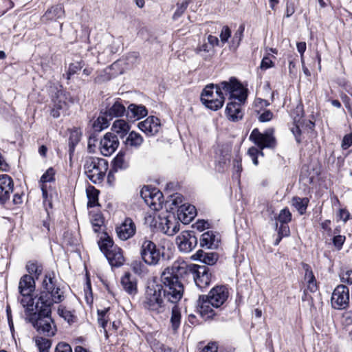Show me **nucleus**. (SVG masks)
<instances>
[{
    "label": "nucleus",
    "mask_w": 352,
    "mask_h": 352,
    "mask_svg": "<svg viewBox=\"0 0 352 352\" xmlns=\"http://www.w3.org/2000/svg\"><path fill=\"white\" fill-rule=\"evenodd\" d=\"M64 292L60 288L54 272L45 275L42 282L41 290L38 297L35 308H38L44 313L52 312L54 303H59L64 300Z\"/></svg>",
    "instance_id": "f257e3e1"
},
{
    "label": "nucleus",
    "mask_w": 352,
    "mask_h": 352,
    "mask_svg": "<svg viewBox=\"0 0 352 352\" xmlns=\"http://www.w3.org/2000/svg\"><path fill=\"white\" fill-rule=\"evenodd\" d=\"M164 285V297L167 302L173 305L170 321L173 330L176 329V268L167 267L162 274Z\"/></svg>",
    "instance_id": "f03ea898"
},
{
    "label": "nucleus",
    "mask_w": 352,
    "mask_h": 352,
    "mask_svg": "<svg viewBox=\"0 0 352 352\" xmlns=\"http://www.w3.org/2000/svg\"><path fill=\"white\" fill-rule=\"evenodd\" d=\"M108 162L102 158L87 157L85 159L83 170L87 178L94 184L103 180L108 170Z\"/></svg>",
    "instance_id": "7ed1b4c3"
},
{
    "label": "nucleus",
    "mask_w": 352,
    "mask_h": 352,
    "mask_svg": "<svg viewBox=\"0 0 352 352\" xmlns=\"http://www.w3.org/2000/svg\"><path fill=\"white\" fill-rule=\"evenodd\" d=\"M201 100L207 108L213 111L221 108L224 102L221 82L215 87L214 85H207L201 93Z\"/></svg>",
    "instance_id": "20e7f679"
},
{
    "label": "nucleus",
    "mask_w": 352,
    "mask_h": 352,
    "mask_svg": "<svg viewBox=\"0 0 352 352\" xmlns=\"http://www.w3.org/2000/svg\"><path fill=\"white\" fill-rule=\"evenodd\" d=\"M170 199L166 200L164 204L167 214L162 219L160 226L164 234L174 236L176 232V198H173V194H170Z\"/></svg>",
    "instance_id": "39448f33"
},
{
    "label": "nucleus",
    "mask_w": 352,
    "mask_h": 352,
    "mask_svg": "<svg viewBox=\"0 0 352 352\" xmlns=\"http://www.w3.org/2000/svg\"><path fill=\"white\" fill-rule=\"evenodd\" d=\"M100 250L105 255L109 264L113 267H120L124 261L122 250L116 245L111 238L107 236L98 242Z\"/></svg>",
    "instance_id": "423d86ee"
},
{
    "label": "nucleus",
    "mask_w": 352,
    "mask_h": 352,
    "mask_svg": "<svg viewBox=\"0 0 352 352\" xmlns=\"http://www.w3.org/2000/svg\"><path fill=\"white\" fill-rule=\"evenodd\" d=\"M162 303L161 286L155 284L148 286L143 300L144 307L149 310L159 311Z\"/></svg>",
    "instance_id": "0eeeda50"
},
{
    "label": "nucleus",
    "mask_w": 352,
    "mask_h": 352,
    "mask_svg": "<svg viewBox=\"0 0 352 352\" xmlns=\"http://www.w3.org/2000/svg\"><path fill=\"white\" fill-rule=\"evenodd\" d=\"M140 195L145 203L153 210L157 211L163 207V194L156 188L144 186Z\"/></svg>",
    "instance_id": "6e6552de"
},
{
    "label": "nucleus",
    "mask_w": 352,
    "mask_h": 352,
    "mask_svg": "<svg viewBox=\"0 0 352 352\" xmlns=\"http://www.w3.org/2000/svg\"><path fill=\"white\" fill-rule=\"evenodd\" d=\"M221 87L224 95H229L230 99H237L240 103L246 100L247 91L236 79L231 78L229 82H222Z\"/></svg>",
    "instance_id": "1a4fd4ad"
},
{
    "label": "nucleus",
    "mask_w": 352,
    "mask_h": 352,
    "mask_svg": "<svg viewBox=\"0 0 352 352\" xmlns=\"http://www.w3.org/2000/svg\"><path fill=\"white\" fill-rule=\"evenodd\" d=\"M249 139L254 142L260 150H263L265 148H273L276 146V144L272 130H267L264 133H262L258 129H254L252 131Z\"/></svg>",
    "instance_id": "9d476101"
},
{
    "label": "nucleus",
    "mask_w": 352,
    "mask_h": 352,
    "mask_svg": "<svg viewBox=\"0 0 352 352\" xmlns=\"http://www.w3.org/2000/svg\"><path fill=\"white\" fill-rule=\"evenodd\" d=\"M38 312V318L34 323V327L37 331L45 334L47 336H52L56 331V327L51 318V312L44 313L38 308H35Z\"/></svg>",
    "instance_id": "9b49d317"
},
{
    "label": "nucleus",
    "mask_w": 352,
    "mask_h": 352,
    "mask_svg": "<svg viewBox=\"0 0 352 352\" xmlns=\"http://www.w3.org/2000/svg\"><path fill=\"white\" fill-rule=\"evenodd\" d=\"M141 256L146 263L155 265L160 260L161 253L153 242L146 240L142 245Z\"/></svg>",
    "instance_id": "f8f14e48"
},
{
    "label": "nucleus",
    "mask_w": 352,
    "mask_h": 352,
    "mask_svg": "<svg viewBox=\"0 0 352 352\" xmlns=\"http://www.w3.org/2000/svg\"><path fill=\"white\" fill-rule=\"evenodd\" d=\"M331 302L332 307L336 309L347 307L349 302V288L343 285L337 286L332 293Z\"/></svg>",
    "instance_id": "ddd939ff"
},
{
    "label": "nucleus",
    "mask_w": 352,
    "mask_h": 352,
    "mask_svg": "<svg viewBox=\"0 0 352 352\" xmlns=\"http://www.w3.org/2000/svg\"><path fill=\"white\" fill-rule=\"evenodd\" d=\"M302 267L305 270L304 280L306 284V288L304 291V295L302 296V300L304 301L311 300L312 302V297L308 295L307 292L314 293L317 291V281L313 271L308 264L302 263Z\"/></svg>",
    "instance_id": "4468645a"
},
{
    "label": "nucleus",
    "mask_w": 352,
    "mask_h": 352,
    "mask_svg": "<svg viewBox=\"0 0 352 352\" xmlns=\"http://www.w3.org/2000/svg\"><path fill=\"white\" fill-rule=\"evenodd\" d=\"M194 282L197 287L201 289L208 287L212 280V274L206 265H197L192 276Z\"/></svg>",
    "instance_id": "2eb2a0df"
},
{
    "label": "nucleus",
    "mask_w": 352,
    "mask_h": 352,
    "mask_svg": "<svg viewBox=\"0 0 352 352\" xmlns=\"http://www.w3.org/2000/svg\"><path fill=\"white\" fill-rule=\"evenodd\" d=\"M228 295V290L226 286L218 285L213 287L206 296L213 303V307L218 309L227 300Z\"/></svg>",
    "instance_id": "dca6fc26"
},
{
    "label": "nucleus",
    "mask_w": 352,
    "mask_h": 352,
    "mask_svg": "<svg viewBox=\"0 0 352 352\" xmlns=\"http://www.w3.org/2000/svg\"><path fill=\"white\" fill-rule=\"evenodd\" d=\"M53 102L54 105L51 111V115L56 118L67 109L69 104L73 102V100L69 98L67 94L58 92L53 100Z\"/></svg>",
    "instance_id": "f3484780"
},
{
    "label": "nucleus",
    "mask_w": 352,
    "mask_h": 352,
    "mask_svg": "<svg viewBox=\"0 0 352 352\" xmlns=\"http://www.w3.org/2000/svg\"><path fill=\"white\" fill-rule=\"evenodd\" d=\"M119 145L118 137L111 133H106L100 142V153L104 156H110Z\"/></svg>",
    "instance_id": "a211bd4d"
},
{
    "label": "nucleus",
    "mask_w": 352,
    "mask_h": 352,
    "mask_svg": "<svg viewBox=\"0 0 352 352\" xmlns=\"http://www.w3.org/2000/svg\"><path fill=\"white\" fill-rule=\"evenodd\" d=\"M215 309L216 307H213V303L206 296H199L197 300V310L204 320L212 319L217 315Z\"/></svg>",
    "instance_id": "6ab92c4d"
},
{
    "label": "nucleus",
    "mask_w": 352,
    "mask_h": 352,
    "mask_svg": "<svg viewBox=\"0 0 352 352\" xmlns=\"http://www.w3.org/2000/svg\"><path fill=\"white\" fill-rule=\"evenodd\" d=\"M138 128L148 136H153L159 133L161 128L160 120L155 116H149L138 124Z\"/></svg>",
    "instance_id": "aec40b11"
},
{
    "label": "nucleus",
    "mask_w": 352,
    "mask_h": 352,
    "mask_svg": "<svg viewBox=\"0 0 352 352\" xmlns=\"http://www.w3.org/2000/svg\"><path fill=\"white\" fill-rule=\"evenodd\" d=\"M14 189V182L10 176L0 175V203L3 204L10 199Z\"/></svg>",
    "instance_id": "412c9836"
},
{
    "label": "nucleus",
    "mask_w": 352,
    "mask_h": 352,
    "mask_svg": "<svg viewBox=\"0 0 352 352\" xmlns=\"http://www.w3.org/2000/svg\"><path fill=\"white\" fill-rule=\"evenodd\" d=\"M177 246L179 250L184 252H189L197 244V239L188 231H184L177 237Z\"/></svg>",
    "instance_id": "4be33fe9"
},
{
    "label": "nucleus",
    "mask_w": 352,
    "mask_h": 352,
    "mask_svg": "<svg viewBox=\"0 0 352 352\" xmlns=\"http://www.w3.org/2000/svg\"><path fill=\"white\" fill-rule=\"evenodd\" d=\"M65 16V10L63 4H57L48 8L41 16V21L47 23L51 21H56Z\"/></svg>",
    "instance_id": "5701e85b"
},
{
    "label": "nucleus",
    "mask_w": 352,
    "mask_h": 352,
    "mask_svg": "<svg viewBox=\"0 0 352 352\" xmlns=\"http://www.w3.org/2000/svg\"><path fill=\"white\" fill-rule=\"evenodd\" d=\"M196 214L195 207L192 205L184 204L177 208V219L184 224L190 223Z\"/></svg>",
    "instance_id": "b1692460"
},
{
    "label": "nucleus",
    "mask_w": 352,
    "mask_h": 352,
    "mask_svg": "<svg viewBox=\"0 0 352 352\" xmlns=\"http://www.w3.org/2000/svg\"><path fill=\"white\" fill-rule=\"evenodd\" d=\"M55 171L52 168H48L46 172L42 175L40 179L41 183V190L43 198V204L45 206L48 205L50 208H52L51 200H48V190L47 187V182H51L54 180Z\"/></svg>",
    "instance_id": "393cba45"
},
{
    "label": "nucleus",
    "mask_w": 352,
    "mask_h": 352,
    "mask_svg": "<svg viewBox=\"0 0 352 352\" xmlns=\"http://www.w3.org/2000/svg\"><path fill=\"white\" fill-rule=\"evenodd\" d=\"M135 227L131 219H126L124 223L117 228L118 237L123 241L127 240L135 234Z\"/></svg>",
    "instance_id": "a878e982"
},
{
    "label": "nucleus",
    "mask_w": 352,
    "mask_h": 352,
    "mask_svg": "<svg viewBox=\"0 0 352 352\" xmlns=\"http://www.w3.org/2000/svg\"><path fill=\"white\" fill-rule=\"evenodd\" d=\"M148 114L146 108L142 104H131L126 110V117L129 120L135 121Z\"/></svg>",
    "instance_id": "bb28decb"
},
{
    "label": "nucleus",
    "mask_w": 352,
    "mask_h": 352,
    "mask_svg": "<svg viewBox=\"0 0 352 352\" xmlns=\"http://www.w3.org/2000/svg\"><path fill=\"white\" fill-rule=\"evenodd\" d=\"M219 256L214 252H204L203 250H199L195 254L191 256V259L194 261H199L201 263L213 265L218 261Z\"/></svg>",
    "instance_id": "cd10ccee"
},
{
    "label": "nucleus",
    "mask_w": 352,
    "mask_h": 352,
    "mask_svg": "<svg viewBox=\"0 0 352 352\" xmlns=\"http://www.w3.org/2000/svg\"><path fill=\"white\" fill-rule=\"evenodd\" d=\"M35 288L34 278L30 275H23L19 281V289L22 296L31 294Z\"/></svg>",
    "instance_id": "c85d7f7f"
},
{
    "label": "nucleus",
    "mask_w": 352,
    "mask_h": 352,
    "mask_svg": "<svg viewBox=\"0 0 352 352\" xmlns=\"http://www.w3.org/2000/svg\"><path fill=\"white\" fill-rule=\"evenodd\" d=\"M241 103L239 102H230L228 103L226 109V113L229 120L232 121H237L242 118L243 114L241 111Z\"/></svg>",
    "instance_id": "c756f323"
},
{
    "label": "nucleus",
    "mask_w": 352,
    "mask_h": 352,
    "mask_svg": "<svg viewBox=\"0 0 352 352\" xmlns=\"http://www.w3.org/2000/svg\"><path fill=\"white\" fill-rule=\"evenodd\" d=\"M219 239L212 231H207L201 234L200 244L202 247L208 248H217Z\"/></svg>",
    "instance_id": "7c9ffc66"
},
{
    "label": "nucleus",
    "mask_w": 352,
    "mask_h": 352,
    "mask_svg": "<svg viewBox=\"0 0 352 352\" xmlns=\"http://www.w3.org/2000/svg\"><path fill=\"white\" fill-rule=\"evenodd\" d=\"M177 279L187 278L188 276H193L194 271H195L196 264H186L185 262H179L177 261Z\"/></svg>",
    "instance_id": "2f4dec72"
},
{
    "label": "nucleus",
    "mask_w": 352,
    "mask_h": 352,
    "mask_svg": "<svg viewBox=\"0 0 352 352\" xmlns=\"http://www.w3.org/2000/svg\"><path fill=\"white\" fill-rule=\"evenodd\" d=\"M121 284L124 289L130 295H134L137 293V284L131 274L126 273L121 279Z\"/></svg>",
    "instance_id": "473e14b6"
},
{
    "label": "nucleus",
    "mask_w": 352,
    "mask_h": 352,
    "mask_svg": "<svg viewBox=\"0 0 352 352\" xmlns=\"http://www.w3.org/2000/svg\"><path fill=\"white\" fill-rule=\"evenodd\" d=\"M125 113H126L125 107L119 101L115 102L113 104L104 112L109 120H112L116 117H121Z\"/></svg>",
    "instance_id": "72a5a7b5"
},
{
    "label": "nucleus",
    "mask_w": 352,
    "mask_h": 352,
    "mask_svg": "<svg viewBox=\"0 0 352 352\" xmlns=\"http://www.w3.org/2000/svg\"><path fill=\"white\" fill-rule=\"evenodd\" d=\"M130 130L129 123L122 119L116 120L112 125V131L117 133L120 138L125 136Z\"/></svg>",
    "instance_id": "f704fd0d"
},
{
    "label": "nucleus",
    "mask_w": 352,
    "mask_h": 352,
    "mask_svg": "<svg viewBox=\"0 0 352 352\" xmlns=\"http://www.w3.org/2000/svg\"><path fill=\"white\" fill-rule=\"evenodd\" d=\"M143 142L144 139L140 133L131 131L126 138L124 143L126 146L138 148L142 144Z\"/></svg>",
    "instance_id": "c9c22d12"
},
{
    "label": "nucleus",
    "mask_w": 352,
    "mask_h": 352,
    "mask_svg": "<svg viewBox=\"0 0 352 352\" xmlns=\"http://www.w3.org/2000/svg\"><path fill=\"white\" fill-rule=\"evenodd\" d=\"M86 194L88 199L87 207L91 208L99 205V190H98L94 186H89L86 189Z\"/></svg>",
    "instance_id": "e433bc0d"
},
{
    "label": "nucleus",
    "mask_w": 352,
    "mask_h": 352,
    "mask_svg": "<svg viewBox=\"0 0 352 352\" xmlns=\"http://www.w3.org/2000/svg\"><path fill=\"white\" fill-rule=\"evenodd\" d=\"M81 136L82 131L80 128L74 127L71 129L69 138V146L71 153L74 151L75 146L80 142Z\"/></svg>",
    "instance_id": "4c0bfd02"
},
{
    "label": "nucleus",
    "mask_w": 352,
    "mask_h": 352,
    "mask_svg": "<svg viewBox=\"0 0 352 352\" xmlns=\"http://www.w3.org/2000/svg\"><path fill=\"white\" fill-rule=\"evenodd\" d=\"M309 202L308 198L306 197H294L292 199V206L300 214H303L306 212Z\"/></svg>",
    "instance_id": "58836bf2"
},
{
    "label": "nucleus",
    "mask_w": 352,
    "mask_h": 352,
    "mask_svg": "<svg viewBox=\"0 0 352 352\" xmlns=\"http://www.w3.org/2000/svg\"><path fill=\"white\" fill-rule=\"evenodd\" d=\"M120 49L119 42L113 38H111L110 43L102 51L98 52L99 56L109 57L111 55L118 52Z\"/></svg>",
    "instance_id": "ea45409f"
},
{
    "label": "nucleus",
    "mask_w": 352,
    "mask_h": 352,
    "mask_svg": "<svg viewBox=\"0 0 352 352\" xmlns=\"http://www.w3.org/2000/svg\"><path fill=\"white\" fill-rule=\"evenodd\" d=\"M90 221L95 232H98L104 224V218L100 212H90Z\"/></svg>",
    "instance_id": "a19ab883"
},
{
    "label": "nucleus",
    "mask_w": 352,
    "mask_h": 352,
    "mask_svg": "<svg viewBox=\"0 0 352 352\" xmlns=\"http://www.w3.org/2000/svg\"><path fill=\"white\" fill-rule=\"evenodd\" d=\"M109 118L107 117L105 113L99 116L93 123V128L95 131L100 132L107 128L109 125Z\"/></svg>",
    "instance_id": "79ce46f5"
},
{
    "label": "nucleus",
    "mask_w": 352,
    "mask_h": 352,
    "mask_svg": "<svg viewBox=\"0 0 352 352\" xmlns=\"http://www.w3.org/2000/svg\"><path fill=\"white\" fill-rule=\"evenodd\" d=\"M245 30V25H241L238 30L235 32L231 40L230 48L236 50L240 45L242 40L243 32Z\"/></svg>",
    "instance_id": "37998d69"
},
{
    "label": "nucleus",
    "mask_w": 352,
    "mask_h": 352,
    "mask_svg": "<svg viewBox=\"0 0 352 352\" xmlns=\"http://www.w3.org/2000/svg\"><path fill=\"white\" fill-rule=\"evenodd\" d=\"M113 166L116 170L125 169L129 166V162L123 153H119L113 160Z\"/></svg>",
    "instance_id": "c03bdc74"
},
{
    "label": "nucleus",
    "mask_w": 352,
    "mask_h": 352,
    "mask_svg": "<svg viewBox=\"0 0 352 352\" xmlns=\"http://www.w3.org/2000/svg\"><path fill=\"white\" fill-rule=\"evenodd\" d=\"M58 315L64 318L65 320L67 321L68 323H72L76 321V317L74 313L67 309L65 307H59L58 309Z\"/></svg>",
    "instance_id": "a18cd8bd"
},
{
    "label": "nucleus",
    "mask_w": 352,
    "mask_h": 352,
    "mask_svg": "<svg viewBox=\"0 0 352 352\" xmlns=\"http://www.w3.org/2000/svg\"><path fill=\"white\" fill-rule=\"evenodd\" d=\"M36 344L40 352H48L51 346V342L48 339L38 338L36 339Z\"/></svg>",
    "instance_id": "49530a36"
},
{
    "label": "nucleus",
    "mask_w": 352,
    "mask_h": 352,
    "mask_svg": "<svg viewBox=\"0 0 352 352\" xmlns=\"http://www.w3.org/2000/svg\"><path fill=\"white\" fill-rule=\"evenodd\" d=\"M26 270L30 274H34L36 278L42 273L43 268L38 263L34 262H28L26 265Z\"/></svg>",
    "instance_id": "de8ad7c7"
},
{
    "label": "nucleus",
    "mask_w": 352,
    "mask_h": 352,
    "mask_svg": "<svg viewBox=\"0 0 352 352\" xmlns=\"http://www.w3.org/2000/svg\"><path fill=\"white\" fill-rule=\"evenodd\" d=\"M292 220V213L287 208H285L280 211L278 217V221L282 224H287Z\"/></svg>",
    "instance_id": "09e8293b"
},
{
    "label": "nucleus",
    "mask_w": 352,
    "mask_h": 352,
    "mask_svg": "<svg viewBox=\"0 0 352 352\" xmlns=\"http://www.w3.org/2000/svg\"><path fill=\"white\" fill-rule=\"evenodd\" d=\"M108 311L109 308L105 309L104 310H98V324L104 329L105 333H107L105 327L108 322V318L107 316V313L108 312Z\"/></svg>",
    "instance_id": "8fccbe9b"
},
{
    "label": "nucleus",
    "mask_w": 352,
    "mask_h": 352,
    "mask_svg": "<svg viewBox=\"0 0 352 352\" xmlns=\"http://www.w3.org/2000/svg\"><path fill=\"white\" fill-rule=\"evenodd\" d=\"M262 150H260L258 148H256L254 146L250 147L248 151V155L250 156L251 160H252L253 164L255 166H257L258 164V156L259 154L263 155V153L261 151Z\"/></svg>",
    "instance_id": "3c124183"
},
{
    "label": "nucleus",
    "mask_w": 352,
    "mask_h": 352,
    "mask_svg": "<svg viewBox=\"0 0 352 352\" xmlns=\"http://www.w3.org/2000/svg\"><path fill=\"white\" fill-rule=\"evenodd\" d=\"M231 36V30L228 26H223L220 32V42L221 46L223 47V45L228 41V39Z\"/></svg>",
    "instance_id": "603ef678"
},
{
    "label": "nucleus",
    "mask_w": 352,
    "mask_h": 352,
    "mask_svg": "<svg viewBox=\"0 0 352 352\" xmlns=\"http://www.w3.org/2000/svg\"><path fill=\"white\" fill-rule=\"evenodd\" d=\"M83 67V65L80 62L73 63L69 65L68 72L67 73V79H70L71 76L76 74Z\"/></svg>",
    "instance_id": "864d4df0"
},
{
    "label": "nucleus",
    "mask_w": 352,
    "mask_h": 352,
    "mask_svg": "<svg viewBox=\"0 0 352 352\" xmlns=\"http://www.w3.org/2000/svg\"><path fill=\"white\" fill-rule=\"evenodd\" d=\"M21 299V304L23 307H27V309L30 311H33L34 299L32 298L31 294L27 296H22Z\"/></svg>",
    "instance_id": "5fc2aeb1"
},
{
    "label": "nucleus",
    "mask_w": 352,
    "mask_h": 352,
    "mask_svg": "<svg viewBox=\"0 0 352 352\" xmlns=\"http://www.w3.org/2000/svg\"><path fill=\"white\" fill-rule=\"evenodd\" d=\"M346 240L345 236L343 235H336L335 236L333 239L332 242L337 250H340L342 248V245Z\"/></svg>",
    "instance_id": "6e6d98bb"
},
{
    "label": "nucleus",
    "mask_w": 352,
    "mask_h": 352,
    "mask_svg": "<svg viewBox=\"0 0 352 352\" xmlns=\"http://www.w3.org/2000/svg\"><path fill=\"white\" fill-rule=\"evenodd\" d=\"M233 168L234 171L236 173V177H240V173L242 170V166H241V158L239 156H237L234 160H233Z\"/></svg>",
    "instance_id": "4d7b16f0"
},
{
    "label": "nucleus",
    "mask_w": 352,
    "mask_h": 352,
    "mask_svg": "<svg viewBox=\"0 0 352 352\" xmlns=\"http://www.w3.org/2000/svg\"><path fill=\"white\" fill-rule=\"evenodd\" d=\"M352 145V132L344 136L341 146L346 150Z\"/></svg>",
    "instance_id": "13d9d810"
},
{
    "label": "nucleus",
    "mask_w": 352,
    "mask_h": 352,
    "mask_svg": "<svg viewBox=\"0 0 352 352\" xmlns=\"http://www.w3.org/2000/svg\"><path fill=\"white\" fill-rule=\"evenodd\" d=\"M342 322L346 326L352 324V311H347L342 314Z\"/></svg>",
    "instance_id": "bf43d9fd"
},
{
    "label": "nucleus",
    "mask_w": 352,
    "mask_h": 352,
    "mask_svg": "<svg viewBox=\"0 0 352 352\" xmlns=\"http://www.w3.org/2000/svg\"><path fill=\"white\" fill-rule=\"evenodd\" d=\"M296 47L298 52L300 54V61L302 64L305 63V58H304V53L307 48V45L305 42H298L296 44Z\"/></svg>",
    "instance_id": "052dcab7"
},
{
    "label": "nucleus",
    "mask_w": 352,
    "mask_h": 352,
    "mask_svg": "<svg viewBox=\"0 0 352 352\" xmlns=\"http://www.w3.org/2000/svg\"><path fill=\"white\" fill-rule=\"evenodd\" d=\"M342 283L352 284V270H347L340 275Z\"/></svg>",
    "instance_id": "680f3d73"
},
{
    "label": "nucleus",
    "mask_w": 352,
    "mask_h": 352,
    "mask_svg": "<svg viewBox=\"0 0 352 352\" xmlns=\"http://www.w3.org/2000/svg\"><path fill=\"white\" fill-rule=\"evenodd\" d=\"M197 50L200 53L205 52L211 55V52L213 51V49L208 42H204L197 47Z\"/></svg>",
    "instance_id": "e2e57ef3"
},
{
    "label": "nucleus",
    "mask_w": 352,
    "mask_h": 352,
    "mask_svg": "<svg viewBox=\"0 0 352 352\" xmlns=\"http://www.w3.org/2000/svg\"><path fill=\"white\" fill-rule=\"evenodd\" d=\"M138 60V55L135 53H131L126 56L127 68L133 67Z\"/></svg>",
    "instance_id": "0e129e2a"
},
{
    "label": "nucleus",
    "mask_w": 352,
    "mask_h": 352,
    "mask_svg": "<svg viewBox=\"0 0 352 352\" xmlns=\"http://www.w3.org/2000/svg\"><path fill=\"white\" fill-rule=\"evenodd\" d=\"M273 117V113L270 110H265L258 117V120L260 122H268L272 120Z\"/></svg>",
    "instance_id": "69168bd1"
},
{
    "label": "nucleus",
    "mask_w": 352,
    "mask_h": 352,
    "mask_svg": "<svg viewBox=\"0 0 352 352\" xmlns=\"http://www.w3.org/2000/svg\"><path fill=\"white\" fill-rule=\"evenodd\" d=\"M55 352H72V350L68 344L60 342L57 344Z\"/></svg>",
    "instance_id": "338daca9"
},
{
    "label": "nucleus",
    "mask_w": 352,
    "mask_h": 352,
    "mask_svg": "<svg viewBox=\"0 0 352 352\" xmlns=\"http://www.w3.org/2000/svg\"><path fill=\"white\" fill-rule=\"evenodd\" d=\"M338 217L346 223L350 218V213L348 210L344 208H341L338 212Z\"/></svg>",
    "instance_id": "774afa93"
}]
</instances>
